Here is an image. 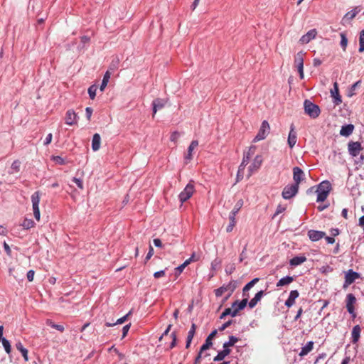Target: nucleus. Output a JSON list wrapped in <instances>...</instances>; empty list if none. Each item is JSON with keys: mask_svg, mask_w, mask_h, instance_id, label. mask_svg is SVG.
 Here are the masks:
<instances>
[{"mask_svg": "<svg viewBox=\"0 0 364 364\" xmlns=\"http://www.w3.org/2000/svg\"><path fill=\"white\" fill-rule=\"evenodd\" d=\"M306 261V257L304 255L295 256L290 259L289 264L291 266H298Z\"/></svg>", "mask_w": 364, "mask_h": 364, "instance_id": "nucleus-31", "label": "nucleus"}, {"mask_svg": "<svg viewBox=\"0 0 364 364\" xmlns=\"http://www.w3.org/2000/svg\"><path fill=\"white\" fill-rule=\"evenodd\" d=\"M307 235L311 241L316 242L324 237L326 233L323 231L310 230L308 231Z\"/></svg>", "mask_w": 364, "mask_h": 364, "instance_id": "nucleus-19", "label": "nucleus"}, {"mask_svg": "<svg viewBox=\"0 0 364 364\" xmlns=\"http://www.w3.org/2000/svg\"><path fill=\"white\" fill-rule=\"evenodd\" d=\"M181 134L178 132H173L171 133V136H170V140L173 142H176L178 141V139H179Z\"/></svg>", "mask_w": 364, "mask_h": 364, "instance_id": "nucleus-51", "label": "nucleus"}, {"mask_svg": "<svg viewBox=\"0 0 364 364\" xmlns=\"http://www.w3.org/2000/svg\"><path fill=\"white\" fill-rule=\"evenodd\" d=\"M340 36H341L340 45L341 46V48H343V50H346L347 44H348V38H347L345 33H341Z\"/></svg>", "mask_w": 364, "mask_h": 364, "instance_id": "nucleus-42", "label": "nucleus"}, {"mask_svg": "<svg viewBox=\"0 0 364 364\" xmlns=\"http://www.w3.org/2000/svg\"><path fill=\"white\" fill-rule=\"evenodd\" d=\"M346 302L348 312L352 316L353 318H355L356 314L354 307V304L356 302L355 296L351 293L348 294L346 296Z\"/></svg>", "mask_w": 364, "mask_h": 364, "instance_id": "nucleus-9", "label": "nucleus"}, {"mask_svg": "<svg viewBox=\"0 0 364 364\" xmlns=\"http://www.w3.org/2000/svg\"><path fill=\"white\" fill-rule=\"evenodd\" d=\"M354 130V126L351 124H348L341 127L340 130V135L343 136H349Z\"/></svg>", "mask_w": 364, "mask_h": 364, "instance_id": "nucleus-27", "label": "nucleus"}, {"mask_svg": "<svg viewBox=\"0 0 364 364\" xmlns=\"http://www.w3.org/2000/svg\"><path fill=\"white\" fill-rule=\"evenodd\" d=\"M232 323V320H229L227 322L224 323L220 328L219 331H223L225 329H226L228 327H229Z\"/></svg>", "mask_w": 364, "mask_h": 364, "instance_id": "nucleus-56", "label": "nucleus"}, {"mask_svg": "<svg viewBox=\"0 0 364 364\" xmlns=\"http://www.w3.org/2000/svg\"><path fill=\"white\" fill-rule=\"evenodd\" d=\"M52 138H53V135H52V134H51V133L48 134L46 136V139H45V141H44V142H43L44 145H45V146L48 145V144L51 142V141H52Z\"/></svg>", "mask_w": 364, "mask_h": 364, "instance_id": "nucleus-62", "label": "nucleus"}, {"mask_svg": "<svg viewBox=\"0 0 364 364\" xmlns=\"http://www.w3.org/2000/svg\"><path fill=\"white\" fill-rule=\"evenodd\" d=\"M196 325L195 323H192L191 327L190 330L188 331L187 338H190L193 339V338L195 335V333H196Z\"/></svg>", "mask_w": 364, "mask_h": 364, "instance_id": "nucleus-50", "label": "nucleus"}, {"mask_svg": "<svg viewBox=\"0 0 364 364\" xmlns=\"http://www.w3.org/2000/svg\"><path fill=\"white\" fill-rule=\"evenodd\" d=\"M242 205H243L242 200H239L237 202V203L235 204L234 208L230 213V215H229L230 223L228 225V227L226 228V231L228 232H230L232 231V230L235 225V223H236L235 216L237 214V213L239 212L240 209L242 208Z\"/></svg>", "mask_w": 364, "mask_h": 364, "instance_id": "nucleus-4", "label": "nucleus"}, {"mask_svg": "<svg viewBox=\"0 0 364 364\" xmlns=\"http://www.w3.org/2000/svg\"><path fill=\"white\" fill-rule=\"evenodd\" d=\"M285 210H286V207H285V206H283V205H279L277 207V210H276L275 213H274V215H273V218H274L276 215H279V214H280V213H283Z\"/></svg>", "mask_w": 364, "mask_h": 364, "instance_id": "nucleus-52", "label": "nucleus"}, {"mask_svg": "<svg viewBox=\"0 0 364 364\" xmlns=\"http://www.w3.org/2000/svg\"><path fill=\"white\" fill-rule=\"evenodd\" d=\"M296 141H297L296 132L294 131V124H291V127H290V132H289V136H288V140H287L289 147L293 148L295 146Z\"/></svg>", "mask_w": 364, "mask_h": 364, "instance_id": "nucleus-22", "label": "nucleus"}, {"mask_svg": "<svg viewBox=\"0 0 364 364\" xmlns=\"http://www.w3.org/2000/svg\"><path fill=\"white\" fill-rule=\"evenodd\" d=\"M235 269V267L233 264H229L225 267V272L228 274H231L234 272Z\"/></svg>", "mask_w": 364, "mask_h": 364, "instance_id": "nucleus-57", "label": "nucleus"}, {"mask_svg": "<svg viewBox=\"0 0 364 364\" xmlns=\"http://www.w3.org/2000/svg\"><path fill=\"white\" fill-rule=\"evenodd\" d=\"M131 314V311H129L128 314H127L125 316L118 318L116 322L114 323H111V322H106L105 323V326H107V327H112V326H114L117 324H122L123 323H124L126 321V320L127 319L128 316Z\"/></svg>", "mask_w": 364, "mask_h": 364, "instance_id": "nucleus-37", "label": "nucleus"}, {"mask_svg": "<svg viewBox=\"0 0 364 364\" xmlns=\"http://www.w3.org/2000/svg\"><path fill=\"white\" fill-rule=\"evenodd\" d=\"M52 159L55 164L60 165H64L65 164V159L60 156H53Z\"/></svg>", "mask_w": 364, "mask_h": 364, "instance_id": "nucleus-49", "label": "nucleus"}, {"mask_svg": "<svg viewBox=\"0 0 364 364\" xmlns=\"http://www.w3.org/2000/svg\"><path fill=\"white\" fill-rule=\"evenodd\" d=\"M171 337H172V341H171V343L170 344V346H169V348L171 349L173 348L176 346V334L175 332H173L171 333Z\"/></svg>", "mask_w": 364, "mask_h": 364, "instance_id": "nucleus-55", "label": "nucleus"}, {"mask_svg": "<svg viewBox=\"0 0 364 364\" xmlns=\"http://www.w3.org/2000/svg\"><path fill=\"white\" fill-rule=\"evenodd\" d=\"M304 108L305 113L312 119L317 118L321 113L320 107L309 100H304Z\"/></svg>", "mask_w": 364, "mask_h": 364, "instance_id": "nucleus-2", "label": "nucleus"}, {"mask_svg": "<svg viewBox=\"0 0 364 364\" xmlns=\"http://www.w3.org/2000/svg\"><path fill=\"white\" fill-rule=\"evenodd\" d=\"M217 332L218 331L215 329L208 336L205 341V343L203 344L202 346L200 347V351H205L213 346L212 340L217 334Z\"/></svg>", "mask_w": 364, "mask_h": 364, "instance_id": "nucleus-20", "label": "nucleus"}, {"mask_svg": "<svg viewBox=\"0 0 364 364\" xmlns=\"http://www.w3.org/2000/svg\"><path fill=\"white\" fill-rule=\"evenodd\" d=\"M299 296V294L297 290H291L289 293L288 299L285 301V306L288 308L292 306L295 303L296 299H297Z\"/></svg>", "mask_w": 364, "mask_h": 364, "instance_id": "nucleus-23", "label": "nucleus"}, {"mask_svg": "<svg viewBox=\"0 0 364 364\" xmlns=\"http://www.w3.org/2000/svg\"><path fill=\"white\" fill-rule=\"evenodd\" d=\"M238 341H239L238 338H237L234 336H230L229 341L227 342H225L223 343V348H229V347L233 346Z\"/></svg>", "mask_w": 364, "mask_h": 364, "instance_id": "nucleus-38", "label": "nucleus"}, {"mask_svg": "<svg viewBox=\"0 0 364 364\" xmlns=\"http://www.w3.org/2000/svg\"><path fill=\"white\" fill-rule=\"evenodd\" d=\"M230 315L232 317H235L237 315L232 314V310L230 308H227L224 310V311L220 316V319H224L227 316Z\"/></svg>", "mask_w": 364, "mask_h": 364, "instance_id": "nucleus-47", "label": "nucleus"}, {"mask_svg": "<svg viewBox=\"0 0 364 364\" xmlns=\"http://www.w3.org/2000/svg\"><path fill=\"white\" fill-rule=\"evenodd\" d=\"M304 55H305V53H304L303 51H299L294 55V63L295 67L300 66L301 65H304Z\"/></svg>", "mask_w": 364, "mask_h": 364, "instance_id": "nucleus-32", "label": "nucleus"}, {"mask_svg": "<svg viewBox=\"0 0 364 364\" xmlns=\"http://www.w3.org/2000/svg\"><path fill=\"white\" fill-rule=\"evenodd\" d=\"M361 84V80H358L357 82H355L353 85H352L351 86V88L349 91V93H348V96L349 97H352L353 95H355L354 93V90L360 85Z\"/></svg>", "mask_w": 364, "mask_h": 364, "instance_id": "nucleus-48", "label": "nucleus"}, {"mask_svg": "<svg viewBox=\"0 0 364 364\" xmlns=\"http://www.w3.org/2000/svg\"><path fill=\"white\" fill-rule=\"evenodd\" d=\"M130 326H131V323H129V324L125 325L122 328V338H124L127 335L128 331L130 328Z\"/></svg>", "mask_w": 364, "mask_h": 364, "instance_id": "nucleus-58", "label": "nucleus"}, {"mask_svg": "<svg viewBox=\"0 0 364 364\" xmlns=\"http://www.w3.org/2000/svg\"><path fill=\"white\" fill-rule=\"evenodd\" d=\"M237 288V282L235 280L230 281L228 284H225L215 290V294L217 297L221 296L225 291H229L228 296H230Z\"/></svg>", "mask_w": 364, "mask_h": 364, "instance_id": "nucleus-3", "label": "nucleus"}, {"mask_svg": "<svg viewBox=\"0 0 364 364\" xmlns=\"http://www.w3.org/2000/svg\"><path fill=\"white\" fill-rule=\"evenodd\" d=\"M40 192L36 191L31 196V202L33 210V215L37 220H40L41 214L39 210Z\"/></svg>", "mask_w": 364, "mask_h": 364, "instance_id": "nucleus-6", "label": "nucleus"}, {"mask_svg": "<svg viewBox=\"0 0 364 364\" xmlns=\"http://www.w3.org/2000/svg\"><path fill=\"white\" fill-rule=\"evenodd\" d=\"M35 225V223L31 219L25 218L21 223L22 227L28 230L31 228H33Z\"/></svg>", "mask_w": 364, "mask_h": 364, "instance_id": "nucleus-40", "label": "nucleus"}, {"mask_svg": "<svg viewBox=\"0 0 364 364\" xmlns=\"http://www.w3.org/2000/svg\"><path fill=\"white\" fill-rule=\"evenodd\" d=\"M314 348V342L309 341L304 346L301 348V350L299 353L300 356H304L307 355L309 352L312 350Z\"/></svg>", "mask_w": 364, "mask_h": 364, "instance_id": "nucleus-33", "label": "nucleus"}, {"mask_svg": "<svg viewBox=\"0 0 364 364\" xmlns=\"http://www.w3.org/2000/svg\"><path fill=\"white\" fill-rule=\"evenodd\" d=\"M265 294L264 291H258L249 302L248 306L250 309L254 308L257 304L261 300L262 297Z\"/></svg>", "mask_w": 364, "mask_h": 364, "instance_id": "nucleus-25", "label": "nucleus"}, {"mask_svg": "<svg viewBox=\"0 0 364 364\" xmlns=\"http://www.w3.org/2000/svg\"><path fill=\"white\" fill-rule=\"evenodd\" d=\"M65 124L68 125H74L77 123L78 116L73 109H68L65 114Z\"/></svg>", "mask_w": 364, "mask_h": 364, "instance_id": "nucleus-14", "label": "nucleus"}, {"mask_svg": "<svg viewBox=\"0 0 364 364\" xmlns=\"http://www.w3.org/2000/svg\"><path fill=\"white\" fill-rule=\"evenodd\" d=\"M97 90V87L95 85H92L88 88V94H89L90 99H92V100L95 99V97L96 96Z\"/></svg>", "mask_w": 364, "mask_h": 364, "instance_id": "nucleus-46", "label": "nucleus"}, {"mask_svg": "<svg viewBox=\"0 0 364 364\" xmlns=\"http://www.w3.org/2000/svg\"><path fill=\"white\" fill-rule=\"evenodd\" d=\"M164 275H165V271L164 270L158 271V272H154V277L156 279H158V278H159L161 277H163Z\"/></svg>", "mask_w": 364, "mask_h": 364, "instance_id": "nucleus-64", "label": "nucleus"}, {"mask_svg": "<svg viewBox=\"0 0 364 364\" xmlns=\"http://www.w3.org/2000/svg\"><path fill=\"white\" fill-rule=\"evenodd\" d=\"M255 147V146H250L249 150L247 152L244 153L242 161L239 166L240 167V170H245V166L249 163L250 159L251 156L254 154Z\"/></svg>", "mask_w": 364, "mask_h": 364, "instance_id": "nucleus-17", "label": "nucleus"}, {"mask_svg": "<svg viewBox=\"0 0 364 364\" xmlns=\"http://www.w3.org/2000/svg\"><path fill=\"white\" fill-rule=\"evenodd\" d=\"M231 350L230 348H223L219 351L216 356L214 357L213 361L218 362L223 360L227 355L230 353Z\"/></svg>", "mask_w": 364, "mask_h": 364, "instance_id": "nucleus-30", "label": "nucleus"}, {"mask_svg": "<svg viewBox=\"0 0 364 364\" xmlns=\"http://www.w3.org/2000/svg\"><path fill=\"white\" fill-rule=\"evenodd\" d=\"M195 191L193 181H191L185 187V188L180 193L178 198L181 203L188 200L193 194Z\"/></svg>", "mask_w": 364, "mask_h": 364, "instance_id": "nucleus-5", "label": "nucleus"}, {"mask_svg": "<svg viewBox=\"0 0 364 364\" xmlns=\"http://www.w3.org/2000/svg\"><path fill=\"white\" fill-rule=\"evenodd\" d=\"M34 274H35V272L32 269L29 270L28 272H27V279L29 282H32L33 280V278H34Z\"/></svg>", "mask_w": 364, "mask_h": 364, "instance_id": "nucleus-61", "label": "nucleus"}, {"mask_svg": "<svg viewBox=\"0 0 364 364\" xmlns=\"http://www.w3.org/2000/svg\"><path fill=\"white\" fill-rule=\"evenodd\" d=\"M92 112H93V110L91 107H86L85 114H86V117H87V120H90Z\"/></svg>", "mask_w": 364, "mask_h": 364, "instance_id": "nucleus-59", "label": "nucleus"}, {"mask_svg": "<svg viewBox=\"0 0 364 364\" xmlns=\"http://www.w3.org/2000/svg\"><path fill=\"white\" fill-rule=\"evenodd\" d=\"M299 191V186L296 184H291L286 186L282 193L284 199L288 200L295 196Z\"/></svg>", "mask_w": 364, "mask_h": 364, "instance_id": "nucleus-7", "label": "nucleus"}, {"mask_svg": "<svg viewBox=\"0 0 364 364\" xmlns=\"http://www.w3.org/2000/svg\"><path fill=\"white\" fill-rule=\"evenodd\" d=\"M361 328L359 325L353 326L351 332V341L353 343H356L360 337Z\"/></svg>", "mask_w": 364, "mask_h": 364, "instance_id": "nucleus-26", "label": "nucleus"}, {"mask_svg": "<svg viewBox=\"0 0 364 364\" xmlns=\"http://www.w3.org/2000/svg\"><path fill=\"white\" fill-rule=\"evenodd\" d=\"M358 50L360 53H362L364 51V29L360 33Z\"/></svg>", "mask_w": 364, "mask_h": 364, "instance_id": "nucleus-45", "label": "nucleus"}, {"mask_svg": "<svg viewBox=\"0 0 364 364\" xmlns=\"http://www.w3.org/2000/svg\"><path fill=\"white\" fill-rule=\"evenodd\" d=\"M4 248L5 252H6V254L9 256H11V248H10L9 245L6 242H4Z\"/></svg>", "mask_w": 364, "mask_h": 364, "instance_id": "nucleus-63", "label": "nucleus"}, {"mask_svg": "<svg viewBox=\"0 0 364 364\" xmlns=\"http://www.w3.org/2000/svg\"><path fill=\"white\" fill-rule=\"evenodd\" d=\"M110 76H111V72H109V70H107L103 76V79H102V83L100 87V90L101 92H103L105 90V87H107V83L109 82V80L110 79Z\"/></svg>", "mask_w": 364, "mask_h": 364, "instance_id": "nucleus-34", "label": "nucleus"}, {"mask_svg": "<svg viewBox=\"0 0 364 364\" xmlns=\"http://www.w3.org/2000/svg\"><path fill=\"white\" fill-rule=\"evenodd\" d=\"M296 68H297L300 79H301V80L304 79V65H301L300 66H297Z\"/></svg>", "mask_w": 364, "mask_h": 364, "instance_id": "nucleus-60", "label": "nucleus"}, {"mask_svg": "<svg viewBox=\"0 0 364 364\" xmlns=\"http://www.w3.org/2000/svg\"><path fill=\"white\" fill-rule=\"evenodd\" d=\"M166 102V101L165 100L161 98H157L153 101L152 106L154 116L159 109H162L165 106Z\"/></svg>", "mask_w": 364, "mask_h": 364, "instance_id": "nucleus-24", "label": "nucleus"}, {"mask_svg": "<svg viewBox=\"0 0 364 364\" xmlns=\"http://www.w3.org/2000/svg\"><path fill=\"white\" fill-rule=\"evenodd\" d=\"M363 149L361 144L358 141H349L348 144V151L350 156L356 157Z\"/></svg>", "mask_w": 364, "mask_h": 364, "instance_id": "nucleus-10", "label": "nucleus"}, {"mask_svg": "<svg viewBox=\"0 0 364 364\" xmlns=\"http://www.w3.org/2000/svg\"><path fill=\"white\" fill-rule=\"evenodd\" d=\"M317 31L316 29L309 31L305 35L302 36L300 38V42L303 44H306L312 39L316 38Z\"/></svg>", "mask_w": 364, "mask_h": 364, "instance_id": "nucleus-21", "label": "nucleus"}, {"mask_svg": "<svg viewBox=\"0 0 364 364\" xmlns=\"http://www.w3.org/2000/svg\"><path fill=\"white\" fill-rule=\"evenodd\" d=\"M331 95L333 97V102L335 105H338L342 102L341 97L339 95L338 85L336 82L333 84V88L331 90Z\"/></svg>", "mask_w": 364, "mask_h": 364, "instance_id": "nucleus-16", "label": "nucleus"}, {"mask_svg": "<svg viewBox=\"0 0 364 364\" xmlns=\"http://www.w3.org/2000/svg\"><path fill=\"white\" fill-rule=\"evenodd\" d=\"M331 190V183L326 180L322 181L318 186L316 193H317V202H323L328 197L330 191Z\"/></svg>", "mask_w": 364, "mask_h": 364, "instance_id": "nucleus-1", "label": "nucleus"}, {"mask_svg": "<svg viewBox=\"0 0 364 364\" xmlns=\"http://www.w3.org/2000/svg\"><path fill=\"white\" fill-rule=\"evenodd\" d=\"M154 255V248L150 245L149 252L145 257L144 262L146 263L148 260L151 259L152 255Z\"/></svg>", "mask_w": 364, "mask_h": 364, "instance_id": "nucleus-53", "label": "nucleus"}, {"mask_svg": "<svg viewBox=\"0 0 364 364\" xmlns=\"http://www.w3.org/2000/svg\"><path fill=\"white\" fill-rule=\"evenodd\" d=\"M101 137L97 133L95 134L92 141V149L94 151H98L100 148Z\"/></svg>", "mask_w": 364, "mask_h": 364, "instance_id": "nucleus-29", "label": "nucleus"}, {"mask_svg": "<svg viewBox=\"0 0 364 364\" xmlns=\"http://www.w3.org/2000/svg\"><path fill=\"white\" fill-rule=\"evenodd\" d=\"M269 124L267 122V121L264 120L262 122L260 129L257 133V134L255 136L254 139V141H259L262 139H264L266 136H267L268 133L269 132Z\"/></svg>", "mask_w": 364, "mask_h": 364, "instance_id": "nucleus-8", "label": "nucleus"}, {"mask_svg": "<svg viewBox=\"0 0 364 364\" xmlns=\"http://www.w3.org/2000/svg\"><path fill=\"white\" fill-rule=\"evenodd\" d=\"M360 11V9L359 6H355L351 11L347 12L341 20V23L345 25L348 23L350 21L353 19L356 15Z\"/></svg>", "mask_w": 364, "mask_h": 364, "instance_id": "nucleus-15", "label": "nucleus"}, {"mask_svg": "<svg viewBox=\"0 0 364 364\" xmlns=\"http://www.w3.org/2000/svg\"><path fill=\"white\" fill-rule=\"evenodd\" d=\"M248 303L247 298H245L241 301L236 300L232 304V314L237 315L238 312L245 308Z\"/></svg>", "mask_w": 364, "mask_h": 364, "instance_id": "nucleus-12", "label": "nucleus"}, {"mask_svg": "<svg viewBox=\"0 0 364 364\" xmlns=\"http://www.w3.org/2000/svg\"><path fill=\"white\" fill-rule=\"evenodd\" d=\"M198 146V141L197 140H193L191 141V144L189 145L188 148L187 154L185 155V159L186 161H190L192 159V152L195 148H196Z\"/></svg>", "mask_w": 364, "mask_h": 364, "instance_id": "nucleus-28", "label": "nucleus"}, {"mask_svg": "<svg viewBox=\"0 0 364 364\" xmlns=\"http://www.w3.org/2000/svg\"><path fill=\"white\" fill-rule=\"evenodd\" d=\"M73 181L75 183L77 187L80 189H83V183L80 178L74 177Z\"/></svg>", "mask_w": 364, "mask_h": 364, "instance_id": "nucleus-54", "label": "nucleus"}, {"mask_svg": "<svg viewBox=\"0 0 364 364\" xmlns=\"http://www.w3.org/2000/svg\"><path fill=\"white\" fill-rule=\"evenodd\" d=\"M259 281V278H255L250 282H249L246 285L243 287V293L249 291L257 282Z\"/></svg>", "mask_w": 364, "mask_h": 364, "instance_id": "nucleus-44", "label": "nucleus"}, {"mask_svg": "<svg viewBox=\"0 0 364 364\" xmlns=\"http://www.w3.org/2000/svg\"><path fill=\"white\" fill-rule=\"evenodd\" d=\"M304 172L301 168L298 166H295L293 168V179L294 181V184L299 186V183L304 179Z\"/></svg>", "mask_w": 364, "mask_h": 364, "instance_id": "nucleus-13", "label": "nucleus"}, {"mask_svg": "<svg viewBox=\"0 0 364 364\" xmlns=\"http://www.w3.org/2000/svg\"><path fill=\"white\" fill-rule=\"evenodd\" d=\"M16 348L18 350H19L21 353L25 361H28V350L23 347V344L21 342H18L17 343H16Z\"/></svg>", "mask_w": 364, "mask_h": 364, "instance_id": "nucleus-36", "label": "nucleus"}, {"mask_svg": "<svg viewBox=\"0 0 364 364\" xmlns=\"http://www.w3.org/2000/svg\"><path fill=\"white\" fill-rule=\"evenodd\" d=\"M262 156L260 155H257L252 163L251 164V165L249 166L248 168V170H249V175L251 176L252 173L258 170L259 168V167L261 166L262 165Z\"/></svg>", "mask_w": 364, "mask_h": 364, "instance_id": "nucleus-18", "label": "nucleus"}, {"mask_svg": "<svg viewBox=\"0 0 364 364\" xmlns=\"http://www.w3.org/2000/svg\"><path fill=\"white\" fill-rule=\"evenodd\" d=\"M20 166H21V161L18 160H15L11 166V170L9 171L10 174H14L15 173H17L20 171Z\"/></svg>", "mask_w": 364, "mask_h": 364, "instance_id": "nucleus-39", "label": "nucleus"}, {"mask_svg": "<svg viewBox=\"0 0 364 364\" xmlns=\"http://www.w3.org/2000/svg\"><path fill=\"white\" fill-rule=\"evenodd\" d=\"M0 341L1 342L5 351L7 353H10L11 351V347L9 341L5 338H2V339H1Z\"/></svg>", "mask_w": 364, "mask_h": 364, "instance_id": "nucleus-43", "label": "nucleus"}, {"mask_svg": "<svg viewBox=\"0 0 364 364\" xmlns=\"http://www.w3.org/2000/svg\"><path fill=\"white\" fill-rule=\"evenodd\" d=\"M294 281V278L291 276H286L280 279L277 283V287H280L289 284Z\"/></svg>", "mask_w": 364, "mask_h": 364, "instance_id": "nucleus-35", "label": "nucleus"}, {"mask_svg": "<svg viewBox=\"0 0 364 364\" xmlns=\"http://www.w3.org/2000/svg\"><path fill=\"white\" fill-rule=\"evenodd\" d=\"M360 277L359 273L353 271L352 269H349L345 276V282L343 284V288H346L350 284L353 283L356 279Z\"/></svg>", "mask_w": 364, "mask_h": 364, "instance_id": "nucleus-11", "label": "nucleus"}, {"mask_svg": "<svg viewBox=\"0 0 364 364\" xmlns=\"http://www.w3.org/2000/svg\"><path fill=\"white\" fill-rule=\"evenodd\" d=\"M46 323H47V325L50 326L53 328H55V329L59 331L60 332H63L65 330L64 326L63 325L55 324L51 320H47Z\"/></svg>", "mask_w": 364, "mask_h": 364, "instance_id": "nucleus-41", "label": "nucleus"}]
</instances>
